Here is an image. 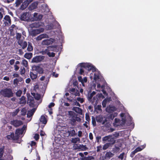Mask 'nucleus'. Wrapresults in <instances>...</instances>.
Segmentation results:
<instances>
[{"label": "nucleus", "mask_w": 160, "mask_h": 160, "mask_svg": "<svg viewBox=\"0 0 160 160\" xmlns=\"http://www.w3.org/2000/svg\"><path fill=\"white\" fill-rule=\"evenodd\" d=\"M110 146H111L110 144L107 143L103 146L102 149H103L105 150L107 149Z\"/></svg>", "instance_id": "58836bf2"}, {"label": "nucleus", "mask_w": 160, "mask_h": 160, "mask_svg": "<svg viewBox=\"0 0 160 160\" xmlns=\"http://www.w3.org/2000/svg\"><path fill=\"white\" fill-rule=\"evenodd\" d=\"M107 102V100L106 99H104L102 101V105L103 107L105 108L106 107Z\"/></svg>", "instance_id": "5fc2aeb1"}, {"label": "nucleus", "mask_w": 160, "mask_h": 160, "mask_svg": "<svg viewBox=\"0 0 160 160\" xmlns=\"http://www.w3.org/2000/svg\"><path fill=\"white\" fill-rule=\"evenodd\" d=\"M124 154L125 153L124 152H123L120 154L118 157V158L122 160H123L124 158Z\"/></svg>", "instance_id": "6e6d98bb"}, {"label": "nucleus", "mask_w": 160, "mask_h": 160, "mask_svg": "<svg viewBox=\"0 0 160 160\" xmlns=\"http://www.w3.org/2000/svg\"><path fill=\"white\" fill-rule=\"evenodd\" d=\"M23 132L22 131V130L20 128H18L17 129L15 132V136H18V139L19 138V135L21 134H22L23 133Z\"/></svg>", "instance_id": "bb28decb"}, {"label": "nucleus", "mask_w": 160, "mask_h": 160, "mask_svg": "<svg viewBox=\"0 0 160 160\" xmlns=\"http://www.w3.org/2000/svg\"><path fill=\"white\" fill-rule=\"evenodd\" d=\"M11 122L15 127H19L23 124L22 121H11Z\"/></svg>", "instance_id": "aec40b11"}, {"label": "nucleus", "mask_w": 160, "mask_h": 160, "mask_svg": "<svg viewBox=\"0 0 160 160\" xmlns=\"http://www.w3.org/2000/svg\"><path fill=\"white\" fill-rule=\"evenodd\" d=\"M49 38L48 35L46 33L42 34L38 36L36 38V40L37 41H38L41 40L44 38Z\"/></svg>", "instance_id": "2eb2a0df"}, {"label": "nucleus", "mask_w": 160, "mask_h": 160, "mask_svg": "<svg viewBox=\"0 0 160 160\" xmlns=\"http://www.w3.org/2000/svg\"><path fill=\"white\" fill-rule=\"evenodd\" d=\"M115 108V107H107L106 108V110L108 112L113 111H114Z\"/></svg>", "instance_id": "4c0bfd02"}, {"label": "nucleus", "mask_w": 160, "mask_h": 160, "mask_svg": "<svg viewBox=\"0 0 160 160\" xmlns=\"http://www.w3.org/2000/svg\"><path fill=\"white\" fill-rule=\"evenodd\" d=\"M33 0H26L22 4L21 6V9L23 10L25 9L28 5Z\"/></svg>", "instance_id": "ddd939ff"}, {"label": "nucleus", "mask_w": 160, "mask_h": 160, "mask_svg": "<svg viewBox=\"0 0 160 160\" xmlns=\"http://www.w3.org/2000/svg\"><path fill=\"white\" fill-rule=\"evenodd\" d=\"M4 148V146H3L1 148H0V158H1L3 157Z\"/></svg>", "instance_id": "72a5a7b5"}, {"label": "nucleus", "mask_w": 160, "mask_h": 160, "mask_svg": "<svg viewBox=\"0 0 160 160\" xmlns=\"http://www.w3.org/2000/svg\"><path fill=\"white\" fill-rule=\"evenodd\" d=\"M30 76L32 80L36 79L38 77V73L35 72L34 69L32 70V72H30Z\"/></svg>", "instance_id": "dca6fc26"}, {"label": "nucleus", "mask_w": 160, "mask_h": 160, "mask_svg": "<svg viewBox=\"0 0 160 160\" xmlns=\"http://www.w3.org/2000/svg\"><path fill=\"white\" fill-rule=\"evenodd\" d=\"M69 120H81V119L77 117L76 114L73 111H68Z\"/></svg>", "instance_id": "20e7f679"}, {"label": "nucleus", "mask_w": 160, "mask_h": 160, "mask_svg": "<svg viewBox=\"0 0 160 160\" xmlns=\"http://www.w3.org/2000/svg\"><path fill=\"white\" fill-rule=\"evenodd\" d=\"M22 64L25 67L27 68L28 66V62L25 59H23L22 61Z\"/></svg>", "instance_id": "c9c22d12"}, {"label": "nucleus", "mask_w": 160, "mask_h": 160, "mask_svg": "<svg viewBox=\"0 0 160 160\" xmlns=\"http://www.w3.org/2000/svg\"><path fill=\"white\" fill-rule=\"evenodd\" d=\"M120 115L122 118L125 117V119L122 118V120H132V118L128 114L125 115V113H122L120 114Z\"/></svg>", "instance_id": "f3484780"}, {"label": "nucleus", "mask_w": 160, "mask_h": 160, "mask_svg": "<svg viewBox=\"0 0 160 160\" xmlns=\"http://www.w3.org/2000/svg\"><path fill=\"white\" fill-rule=\"evenodd\" d=\"M80 64V67H84V69L89 71H92V72H94L96 71V68L89 63H81Z\"/></svg>", "instance_id": "f03ea898"}, {"label": "nucleus", "mask_w": 160, "mask_h": 160, "mask_svg": "<svg viewBox=\"0 0 160 160\" xmlns=\"http://www.w3.org/2000/svg\"><path fill=\"white\" fill-rule=\"evenodd\" d=\"M22 93V91L21 90H18L16 93V94L17 96L20 97Z\"/></svg>", "instance_id": "ea45409f"}, {"label": "nucleus", "mask_w": 160, "mask_h": 160, "mask_svg": "<svg viewBox=\"0 0 160 160\" xmlns=\"http://www.w3.org/2000/svg\"><path fill=\"white\" fill-rule=\"evenodd\" d=\"M20 19L22 21H28L30 19V15L28 12H24L21 15Z\"/></svg>", "instance_id": "0eeeda50"}, {"label": "nucleus", "mask_w": 160, "mask_h": 160, "mask_svg": "<svg viewBox=\"0 0 160 160\" xmlns=\"http://www.w3.org/2000/svg\"><path fill=\"white\" fill-rule=\"evenodd\" d=\"M4 20L5 21L3 23L5 26H8L10 25L11 24V20L9 16L8 15H5L3 18V21Z\"/></svg>", "instance_id": "1a4fd4ad"}, {"label": "nucleus", "mask_w": 160, "mask_h": 160, "mask_svg": "<svg viewBox=\"0 0 160 160\" xmlns=\"http://www.w3.org/2000/svg\"><path fill=\"white\" fill-rule=\"evenodd\" d=\"M52 76L55 77L57 78L58 76V73H56V72H53L52 74Z\"/></svg>", "instance_id": "338daca9"}, {"label": "nucleus", "mask_w": 160, "mask_h": 160, "mask_svg": "<svg viewBox=\"0 0 160 160\" xmlns=\"http://www.w3.org/2000/svg\"><path fill=\"white\" fill-rule=\"evenodd\" d=\"M126 121H115L113 125L116 127L118 126L122 127L124 125Z\"/></svg>", "instance_id": "f8f14e48"}, {"label": "nucleus", "mask_w": 160, "mask_h": 160, "mask_svg": "<svg viewBox=\"0 0 160 160\" xmlns=\"http://www.w3.org/2000/svg\"><path fill=\"white\" fill-rule=\"evenodd\" d=\"M27 49L28 51L29 52L33 50V47L31 43H28Z\"/></svg>", "instance_id": "f704fd0d"}, {"label": "nucleus", "mask_w": 160, "mask_h": 160, "mask_svg": "<svg viewBox=\"0 0 160 160\" xmlns=\"http://www.w3.org/2000/svg\"><path fill=\"white\" fill-rule=\"evenodd\" d=\"M109 121H97V122L99 123H102V124H104L105 127L109 128L111 126V123L108 122Z\"/></svg>", "instance_id": "4468645a"}, {"label": "nucleus", "mask_w": 160, "mask_h": 160, "mask_svg": "<svg viewBox=\"0 0 160 160\" xmlns=\"http://www.w3.org/2000/svg\"><path fill=\"white\" fill-rule=\"evenodd\" d=\"M55 39L52 38L49 39L44 40L42 41V44L43 45H48L52 44L54 41Z\"/></svg>", "instance_id": "9b49d317"}, {"label": "nucleus", "mask_w": 160, "mask_h": 160, "mask_svg": "<svg viewBox=\"0 0 160 160\" xmlns=\"http://www.w3.org/2000/svg\"><path fill=\"white\" fill-rule=\"evenodd\" d=\"M97 152H99L100 150L102 149V147L101 145H100L99 146H98L97 147Z\"/></svg>", "instance_id": "e2e57ef3"}, {"label": "nucleus", "mask_w": 160, "mask_h": 160, "mask_svg": "<svg viewBox=\"0 0 160 160\" xmlns=\"http://www.w3.org/2000/svg\"><path fill=\"white\" fill-rule=\"evenodd\" d=\"M28 103L29 105H33L34 104V101L33 99V98L29 95L28 96Z\"/></svg>", "instance_id": "4be33fe9"}, {"label": "nucleus", "mask_w": 160, "mask_h": 160, "mask_svg": "<svg viewBox=\"0 0 160 160\" xmlns=\"http://www.w3.org/2000/svg\"><path fill=\"white\" fill-rule=\"evenodd\" d=\"M77 100L78 102H80L81 103H83L84 101V99L83 98L80 97L77 98Z\"/></svg>", "instance_id": "c03bdc74"}, {"label": "nucleus", "mask_w": 160, "mask_h": 160, "mask_svg": "<svg viewBox=\"0 0 160 160\" xmlns=\"http://www.w3.org/2000/svg\"><path fill=\"white\" fill-rule=\"evenodd\" d=\"M48 55L50 57H54L55 56V53L54 52H48L47 53Z\"/></svg>", "instance_id": "864d4df0"}, {"label": "nucleus", "mask_w": 160, "mask_h": 160, "mask_svg": "<svg viewBox=\"0 0 160 160\" xmlns=\"http://www.w3.org/2000/svg\"><path fill=\"white\" fill-rule=\"evenodd\" d=\"M96 92L95 91H93L92 93H88V94L87 98L88 99L90 102H91L92 103H93L95 100L96 99V98L94 97L92 98L93 96L95 95Z\"/></svg>", "instance_id": "6e6552de"}, {"label": "nucleus", "mask_w": 160, "mask_h": 160, "mask_svg": "<svg viewBox=\"0 0 160 160\" xmlns=\"http://www.w3.org/2000/svg\"><path fill=\"white\" fill-rule=\"evenodd\" d=\"M137 152L135 150H134L132 152H131V153L130 155V156L132 158L133 157H134V155H135V154Z\"/></svg>", "instance_id": "13d9d810"}, {"label": "nucleus", "mask_w": 160, "mask_h": 160, "mask_svg": "<svg viewBox=\"0 0 160 160\" xmlns=\"http://www.w3.org/2000/svg\"><path fill=\"white\" fill-rule=\"evenodd\" d=\"M112 153L111 152H107L106 154V156L107 157L110 158L111 157Z\"/></svg>", "instance_id": "680f3d73"}, {"label": "nucleus", "mask_w": 160, "mask_h": 160, "mask_svg": "<svg viewBox=\"0 0 160 160\" xmlns=\"http://www.w3.org/2000/svg\"><path fill=\"white\" fill-rule=\"evenodd\" d=\"M35 111H36V109L35 108H33L32 109L28 111V113L27 114V117L28 118H30V117H32L33 116V115Z\"/></svg>", "instance_id": "393cba45"}, {"label": "nucleus", "mask_w": 160, "mask_h": 160, "mask_svg": "<svg viewBox=\"0 0 160 160\" xmlns=\"http://www.w3.org/2000/svg\"><path fill=\"white\" fill-rule=\"evenodd\" d=\"M32 53L31 52L26 53L24 55V57L27 59H29L32 57Z\"/></svg>", "instance_id": "c756f323"}, {"label": "nucleus", "mask_w": 160, "mask_h": 160, "mask_svg": "<svg viewBox=\"0 0 160 160\" xmlns=\"http://www.w3.org/2000/svg\"><path fill=\"white\" fill-rule=\"evenodd\" d=\"M33 90L35 92H38L39 90V85L38 84H36L34 87Z\"/></svg>", "instance_id": "a19ab883"}, {"label": "nucleus", "mask_w": 160, "mask_h": 160, "mask_svg": "<svg viewBox=\"0 0 160 160\" xmlns=\"http://www.w3.org/2000/svg\"><path fill=\"white\" fill-rule=\"evenodd\" d=\"M72 109L73 111H75L76 112L78 113H81L82 112V109L79 107H74Z\"/></svg>", "instance_id": "c85d7f7f"}, {"label": "nucleus", "mask_w": 160, "mask_h": 160, "mask_svg": "<svg viewBox=\"0 0 160 160\" xmlns=\"http://www.w3.org/2000/svg\"><path fill=\"white\" fill-rule=\"evenodd\" d=\"M0 94L4 97L8 98L13 97L14 95L12 89L9 88L1 89L0 91Z\"/></svg>", "instance_id": "f257e3e1"}, {"label": "nucleus", "mask_w": 160, "mask_h": 160, "mask_svg": "<svg viewBox=\"0 0 160 160\" xmlns=\"http://www.w3.org/2000/svg\"><path fill=\"white\" fill-rule=\"evenodd\" d=\"M144 148V147H137L135 150L137 152L141 151H142L143 149Z\"/></svg>", "instance_id": "8fccbe9b"}, {"label": "nucleus", "mask_w": 160, "mask_h": 160, "mask_svg": "<svg viewBox=\"0 0 160 160\" xmlns=\"http://www.w3.org/2000/svg\"><path fill=\"white\" fill-rule=\"evenodd\" d=\"M69 135L71 137H74L77 135V133L74 129L68 131Z\"/></svg>", "instance_id": "7c9ffc66"}, {"label": "nucleus", "mask_w": 160, "mask_h": 160, "mask_svg": "<svg viewBox=\"0 0 160 160\" xmlns=\"http://www.w3.org/2000/svg\"><path fill=\"white\" fill-rule=\"evenodd\" d=\"M7 138L8 139H12L13 140H16L18 139V136L14 135L13 133H12L10 135H7Z\"/></svg>", "instance_id": "a211bd4d"}, {"label": "nucleus", "mask_w": 160, "mask_h": 160, "mask_svg": "<svg viewBox=\"0 0 160 160\" xmlns=\"http://www.w3.org/2000/svg\"><path fill=\"white\" fill-rule=\"evenodd\" d=\"M103 141H108L110 144L112 146L115 144L116 142L115 138L112 137L111 135H109L103 137L102 138Z\"/></svg>", "instance_id": "7ed1b4c3"}, {"label": "nucleus", "mask_w": 160, "mask_h": 160, "mask_svg": "<svg viewBox=\"0 0 160 160\" xmlns=\"http://www.w3.org/2000/svg\"><path fill=\"white\" fill-rule=\"evenodd\" d=\"M72 148L74 150H79V151H85L87 149V148L85 145H84L82 144H74L72 147Z\"/></svg>", "instance_id": "39448f33"}, {"label": "nucleus", "mask_w": 160, "mask_h": 160, "mask_svg": "<svg viewBox=\"0 0 160 160\" xmlns=\"http://www.w3.org/2000/svg\"><path fill=\"white\" fill-rule=\"evenodd\" d=\"M19 71L20 72V74L22 75L24 74L25 72V69L24 67H21Z\"/></svg>", "instance_id": "e433bc0d"}, {"label": "nucleus", "mask_w": 160, "mask_h": 160, "mask_svg": "<svg viewBox=\"0 0 160 160\" xmlns=\"http://www.w3.org/2000/svg\"><path fill=\"white\" fill-rule=\"evenodd\" d=\"M73 94H74L76 96H79L80 95L79 92L78 90H77L76 92H75L74 93H72Z\"/></svg>", "instance_id": "052dcab7"}, {"label": "nucleus", "mask_w": 160, "mask_h": 160, "mask_svg": "<svg viewBox=\"0 0 160 160\" xmlns=\"http://www.w3.org/2000/svg\"><path fill=\"white\" fill-rule=\"evenodd\" d=\"M73 105L78 106L79 107L81 106L80 104L79 103L75 100H74L73 101Z\"/></svg>", "instance_id": "603ef678"}, {"label": "nucleus", "mask_w": 160, "mask_h": 160, "mask_svg": "<svg viewBox=\"0 0 160 160\" xmlns=\"http://www.w3.org/2000/svg\"><path fill=\"white\" fill-rule=\"evenodd\" d=\"M43 31V29L42 28L41 29H33L31 31L30 34L32 37H35L39 34L41 32H42Z\"/></svg>", "instance_id": "9d476101"}, {"label": "nucleus", "mask_w": 160, "mask_h": 160, "mask_svg": "<svg viewBox=\"0 0 160 160\" xmlns=\"http://www.w3.org/2000/svg\"><path fill=\"white\" fill-rule=\"evenodd\" d=\"M80 139L78 138H72L71 140V142L75 144L78 142H80Z\"/></svg>", "instance_id": "473e14b6"}, {"label": "nucleus", "mask_w": 160, "mask_h": 160, "mask_svg": "<svg viewBox=\"0 0 160 160\" xmlns=\"http://www.w3.org/2000/svg\"><path fill=\"white\" fill-rule=\"evenodd\" d=\"M38 3L35 2L32 3L29 7V9L30 10H32L36 9Z\"/></svg>", "instance_id": "a878e982"}, {"label": "nucleus", "mask_w": 160, "mask_h": 160, "mask_svg": "<svg viewBox=\"0 0 160 160\" xmlns=\"http://www.w3.org/2000/svg\"><path fill=\"white\" fill-rule=\"evenodd\" d=\"M99 78V75L98 73H95L94 74L93 79L95 81H97V80Z\"/></svg>", "instance_id": "37998d69"}, {"label": "nucleus", "mask_w": 160, "mask_h": 160, "mask_svg": "<svg viewBox=\"0 0 160 160\" xmlns=\"http://www.w3.org/2000/svg\"><path fill=\"white\" fill-rule=\"evenodd\" d=\"M79 155L81 157L79 159L80 160H91V157L88 156V157H86L84 156L82 152H80Z\"/></svg>", "instance_id": "5701e85b"}, {"label": "nucleus", "mask_w": 160, "mask_h": 160, "mask_svg": "<svg viewBox=\"0 0 160 160\" xmlns=\"http://www.w3.org/2000/svg\"><path fill=\"white\" fill-rule=\"evenodd\" d=\"M40 26V25L39 22L33 23L30 25V26L32 28H38Z\"/></svg>", "instance_id": "2f4dec72"}, {"label": "nucleus", "mask_w": 160, "mask_h": 160, "mask_svg": "<svg viewBox=\"0 0 160 160\" xmlns=\"http://www.w3.org/2000/svg\"><path fill=\"white\" fill-rule=\"evenodd\" d=\"M19 111V109H17L15 110V111L12 112V115L13 116H16L17 114Z\"/></svg>", "instance_id": "de8ad7c7"}, {"label": "nucleus", "mask_w": 160, "mask_h": 160, "mask_svg": "<svg viewBox=\"0 0 160 160\" xmlns=\"http://www.w3.org/2000/svg\"><path fill=\"white\" fill-rule=\"evenodd\" d=\"M113 136L114 137V138L115 139L117 138L119 136V133L118 132H116L113 134Z\"/></svg>", "instance_id": "09e8293b"}, {"label": "nucleus", "mask_w": 160, "mask_h": 160, "mask_svg": "<svg viewBox=\"0 0 160 160\" xmlns=\"http://www.w3.org/2000/svg\"><path fill=\"white\" fill-rule=\"evenodd\" d=\"M18 44L22 47V49H24L26 48L27 46V43L26 42H23L22 40L19 41L18 42Z\"/></svg>", "instance_id": "b1692460"}, {"label": "nucleus", "mask_w": 160, "mask_h": 160, "mask_svg": "<svg viewBox=\"0 0 160 160\" xmlns=\"http://www.w3.org/2000/svg\"><path fill=\"white\" fill-rule=\"evenodd\" d=\"M35 71H36L39 74H42L43 73V68L39 66H35L33 67Z\"/></svg>", "instance_id": "412c9836"}, {"label": "nucleus", "mask_w": 160, "mask_h": 160, "mask_svg": "<svg viewBox=\"0 0 160 160\" xmlns=\"http://www.w3.org/2000/svg\"><path fill=\"white\" fill-rule=\"evenodd\" d=\"M14 62H15V60L14 59H12L11 60H10L9 61L10 64L11 65H13L14 63Z\"/></svg>", "instance_id": "774afa93"}, {"label": "nucleus", "mask_w": 160, "mask_h": 160, "mask_svg": "<svg viewBox=\"0 0 160 160\" xmlns=\"http://www.w3.org/2000/svg\"><path fill=\"white\" fill-rule=\"evenodd\" d=\"M34 20L36 21H40L42 18L43 16L42 15H38V13L35 12L33 15Z\"/></svg>", "instance_id": "6ab92c4d"}, {"label": "nucleus", "mask_w": 160, "mask_h": 160, "mask_svg": "<svg viewBox=\"0 0 160 160\" xmlns=\"http://www.w3.org/2000/svg\"><path fill=\"white\" fill-rule=\"evenodd\" d=\"M45 58V57L42 55L37 56L34 57L32 60V62L38 63L42 61Z\"/></svg>", "instance_id": "423d86ee"}, {"label": "nucleus", "mask_w": 160, "mask_h": 160, "mask_svg": "<svg viewBox=\"0 0 160 160\" xmlns=\"http://www.w3.org/2000/svg\"><path fill=\"white\" fill-rule=\"evenodd\" d=\"M16 38L18 41H20V39L21 38L22 34L20 33H16Z\"/></svg>", "instance_id": "79ce46f5"}, {"label": "nucleus", "mask_w": 160, "mask_h": 160, "mask_svg": "<svg viewBox=\"0 0 160 160\" xmlns=\"http://www.w3.org/2000/svg\"><path fill=\"white\" fill-rule=\"evenodd\" d=\"M48 116L46 115H44L41 116L39 120H47Z\"/></svg>", "instance_id": "49530a36"}, {"label": "nucleus", "mask_w": 160, "mask_h": 160, "mask_svg": "<svg viewBox=\"0 0 160 160\" xmlns=\"http://www.w3.org/2000/svg\"><path fill=\"white\" fill-rule=\"evenodd\" d=\"M19 103L20 104H23L25 105L26 103V98L24 96H22L19 99Z\"/></svg>", "instance_id": "cd10ccee"}, {"label": "nucleus", "mask_w": 160, "mask_h": 160, "mask_svg": "<svg viewBox=\"0 0 160 160\" xmlns=\"http://www.w3.org/2000/svg\"><path fill=\"white\" fill-rule=\"evenodd\" d=\"M34 138L36 140H38L39 138V135L38 134H35Z\"/></svg>", "instance_id": "bf43d9fd"}, {"label": "nucleus", "mask_w": 160, "mask_h": 160, "mask_svg": "<svg viewBox=\"0 0 160 160\" xmlns=\"http://www.w3.org/2000/svg\"><path fill=\"white\" fill-rule=\"evenodd\" d=\"M101 105H98L97 107H96L95 108V110H99V111H102V109H101Z\"/></svg>", "instance_id": "4d7b16f0"}, {"label": "nucleus", "mask_w": 160, "mask_h": 160, "mask_svg": "<svg viewBox=\"0 0 160 160\" xmlns=\"http://www.w3.org/2000/svg\"><path fill=\"white\" fill-rule=\"evenodd\" d=\"M84 67H81L80 69V72L79 73L81 75H83L84 73Z\"/></svg>", "instance_id": "3c124183"}, {"label": "nucleus", "mask_w": 160, "mask_h": 160, "mask_svg": "<svg viewBox=\"0 0 160 160\" xmlns=\"http://www.w3.org/2000/svg\"><path fill=\"white\" fill-rule=\"evenodd\" d=\"M27 125H24L21 128H20L22 130V131L23 132L24 131L26 130V129H27Z\"/></svg>", "instance_id": "69168bd1"}, {"label": "nucleus", "mask_w": 160, "mask_h": 160, "mask_svg": "<svg viewBox=\"0 0 160 160\" xmlns=\"http://www.w3.org/2000/svg\"><path fill=\"white\" fill-rule=\"evenodd\" d=\"M85 118L86 120H90V118L89 116V114L88 113H86L85 115Z\"/></svg>", "instance_id": "0e129e2a"}, {"label": "nucleus", "mask_w": 160, "mask_h": 160, "mask_svg": "<svg viewBox=\"0 0 160 160\" xmlns=\"http://www.w3.org/2000/svg\"><path fill=\"white\" fill-rule=\"evenodd\" d=\"M34 98L35 99L39 100L41 98V95L40 94L37 93Z\"/></svg>", "instance_id": "a18cd8bd"}]
</instances>
